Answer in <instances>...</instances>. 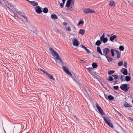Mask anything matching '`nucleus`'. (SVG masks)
<instances>
[{
    "instance_id": "1",
    "label": "nucleus",
    "mask_w": 133,
    "mask_h": 133,
    "mask_svg": "<svg viewBox=\"0 0 133 133\" xmlns=\"http://www.w3.org/2000/svg\"><path fill=\"white\" fill-rule=\"evenodd\" d=\"M49 51L52 56L62 64H63V62L59 57L58 54L51 48H49Z\"/></svg>"
},
{
    "instance_id": "2",
    "label": "nucleus",
    "mask_w": 133,
    "mask_h": 133,
    "mask_svg": "<svg viewBox=\"0 0 133 133\" xmlns=\"http://www.w3.org/2000/svg\"><path fill=\"white\" fill-rule=\"evenodd\" d=\"M103 117L105 123L110 127L113 128H114L113 124L111 122V121L110 118L107 117L103 116Z\"/></svg>"
},
{
    "instance_id": "3",
    "label": "nucleus",
    "mask_w": 133,
    "mask_h": 133,
    "mask_svg": "<svg viewBox=\"0 0 133 133\" xmlns=\"http://www.w3.org/2000/svg\"><path fill=\"white\" fill-rule=\"evenodd\" d=\"M120 88L122 90L125 92H127L128 91V90L130 88L129 84H121Z\"/></svg>"
},
{
    "instance_id": "4",
    "label": "nucleus",
    "mask_w": 133,
    "mask_h": 133,
    "mask_svg": "<svg viewBox=\"0 0 133 133\" xmlns=\"http://www.w3.org/2000/svg\"><path fill=\"white\" fill-rule=\"evenodd\" d=\"M83 12L85 14L88 13H93L95 12V11L89 8H85L83 10Z\"/></svg>"
},
{
    "instance_id": "5",
    "label": "nucleus",
    "mask_w": 133,
    "mask_h": 133,
    "mask_svg": "<svg viewBox=\"0 0 133 133\" xmlns=\"http://www.w3.org/2000/svg\"><path fill=\"white\" fill-rule=\"evenodd\" d=\"M63 71L67 74L71 76H72V74L71 72L69 71L68 68L66 66H63L62 67Z\"/></svg>"
},
{
    "instance_id": "6",
    "label": "nucleus",
    "mask_w": 133,
    "mask_h": 133,
    "mask_svg": "<svg viewBox=\"0 0 133 133\" xmlns=\"http://www.w3.org/2000/svg\"><path fill=\"white\" fill-rule=\"evenodd\" d=\"M35 11L38 14H40L42 12L41 7L39 6H36L35 8Z\"/></svg>"
},
{
    "instance_id": "7",
    "label": "nucleus",
    "mask_w": 133,
    "mask_h": 133,
    "mask_svg": "<svg viewBox=\"0 0 133 133\" xmlns=\"http://www.w3.org/2000/svg\"><path fill=\"white\" fill-rule=\"evenodd\" d=\"M11 12H14L16 11V9L14 6L11 5H9L8 10Z\"/></svg>"
},
{
    "instance_id": "8",
    "label": "nucleus",
    "mask_w": 133,
    "mask_h": 133,
    "mask_svg": "<svg viewBox=\"0 0 133 133\" xmlns=\"http://www.w3.org/2000/svg\"><path fill=\"white\" fill-rule=\"evenodd\" d=\"M110 51L109 49L108 48H105L103 49V55H107L108 54L109 52Z\"/></svg>"
},
{
    "instance_id": "9",
    "label": "nucleus",
    "mask_w": 133,
    "mask_h": 133,
    "mask_svg": "<svg viewBox=\"0 0 133 133\" xmlns=\"http://www.w3.org/2000/svg\"><path fill=\"white\" fill-rule=\"evenodd\" d=\"M121 72L124 75H127L128 74L127 70L126 69L122 68Z\"/></svg>"
},
{
    "instance_id": "10",
    "label": "nucleus",
    "mask_w": 133,
    "mask_h": 133,
    "mask_svg": "<svg viewBox=\"0 0 133 133\" xmlns=\"http://www.w3.org/2000/svg\"><path fill=\"white\" fill-rule=\"evenodd\" d=\"M74 46H78L79 45L78 41L76 38H75L74 40L73 43Z\"/></svg>"
},
{
    "instance_id": "11",
    "label": "nucleus",
    "mask_w": 133,
    "mask_h": 133,
    "mask_svg": "<svg viewBox=\"0 0 133 133\" xmlns=\"http://www.w3.org/2000/svg\"><path fill=\"white\" fill-rule=\"evenodd\" d=\"M34 27L30 24L27 26V28L30 31V32L32 31V30Z\"/></svg>"
},
{
    "instance_id": "12",
    "label": "nucleus",
    "mask_w": 133,
    "mask_h": 133,
    "mask_svg": "<svg viewBox=\"0 0 133 133\" xmlns=\"http://www.w3.org/2000/svg\"><path fill=\"white\" fill-rule=\"evenodd\" d=\"M46 75L50 79L53 80H55V79L54 78L53 76L52 75L49 74L48 72L47 73Z\"/></svg>"
},
{
    "instance_id": "13",
    "label": "nucleus",
    "mask_w": 133,
    "mask_h": 133,
    "mask_svg": "<svg viewBox=\"0 0 133 133\" xmlns=\"http://www.w3.org/2000/svg\"><path fill=\"white\" fill-rule=\"evenodd\" d=\"M81 47L84 49H85L86 51L88 53H90V51L88 49H87L86 47H85L83 45H81Z\"/></svg>"
},
{
    "instance_id": "14",
    "label": "nucleus",
    "mask_w": 133,
    "mask_h": 133,
    "mask_svg": "<svg viewBox=\"0 0 133 133\" xmlns=\"http://www.w3.org/2000/svg\"><path fill=\"white\" fill-rule=\"evenodd\" d=\"M72 0H68L66 5V7H68L70 6V5L72 2Z\"/></svg>"
},
{
    "instance_id": "15",
    "label": "nucleus",
    "mask_w": 133,
    "mask_h": 133,
    "mask_svg": "<svg viewBox=\"0 0 133 133\" xmlns=\"http://www.w3.org/2000/svg\"><path fill=\"white\" fill-rule=\"evenodd\" d=\"M97 52L100 55H103V54L102 53L101 49L99 46H97Z\"/></svg>"
},
{
    "instance_id": "16",
    "label": "nucleus",
    "mask_w": 133,
    "mask_h": 133,
    "mask_svg": "<svg viewBox=\"0 0 133 133\" xmlns=\"http://www.w3.org/2000/svg\"><path fill=\"white\" fill-rule=\"evenodd\" d=\"M125 79H124V81H126L127 82H129L131 80V77L128 76H127L125 77Z\"/></svg>"
},
{
    "instance_id": "17",
    "label": "nucleus",
    "mask_w": 133,
    "mask_h": 133,
    "mask_svg": "<svg viewBox=\"0 0 133 133\" xmlns=\"http://www.w3.org/2000/svg\"><path fill=\"white\" fill-rule=\"evenodd\" d=\"M31 4L33 6H37L38 5V3L35 1H32Z\"/></svg>"
},
{
    "instance_id": "18",
    "label": "nucleus",
    "mask_w": 133,
    "mask_h": 133,
    "mask_svg": "<svg viewBox=\"0 0 133 133\" xmlns=\"http://www.w3.org/2000/svg\"><path fill=\"white\" fill-rule=\"evenodd\" d=\"M51 18L52 19L56 20L57 19V16L55 14L51 15Z\"/></svg>"
},
{
    "instance_id": "19",
    "label": "nucleus",
    "mask_w": 133,
    "mask_h": 133,
    "mask_svg": "<svg viewBox=\"0 0 133 133\" xmlns=\"http://www.w3.org/2000/svg\"><path fill=\"white\" fill-rule=\"evenodd\" d=\"M117 38V36L114 35L111 36L110 38V40L111 41H112L115 39Z\"/></svg>"
},
{
    "instance_id": "20",
    "label": "nucleus",
    "mask_w": 133,
    "mask_h": 133,
    "mask_svg": "<svg viewBox=\"0 0 133 133\" xmlns=\"http://www.w3.org/2000/svg\"><path fill=\"white\" fill-rule=\"evenodd\" d=\"M99 112L102 115H103L105 114L104 113L102 109L100 107L98 109Z\"/></svg>"
},
{
    "instance_id": "21",
    "label": "nucleus",
    "mask_w": 133,
    "mask_h": 133,
    "mask_svg": "<svg viewBox=\"0 0 133 133\" xmlns=\"http://www.w3.org/2000/svg\"><path fill=\"white\" fill-rule=\"evenodd\" d=\"M109 5L111 6H115V3L113 1H110L109 2Z\"/></svg>"
},
{
    "instance_id": "22",
    "label": "nucleus",
    "mask_w": 133,
    "mask_h": 133,
    "mask_svg": "<svg viewBox=\"0 0 133 133\" xmlns=\"http://www.w3.org/2000/svg\"><path fill=\"white\" fill-rule=\"evenodd\" d=\"M100 41H102L103 43H105L107 42L108 41V39L107 38H104L100 39Z\"/></svg>"
},
{
    "instance_id": "23",
    "label": "nucleus",
    "mask_w": 133,
    "mask_h": 133,
    "mask_svg": "<svg viewBox=\"0 0 133 133\" xmlns=\"http://www.w3.org/2000/svg\"><path fill=\"white\" fill-rule=\"evenodd\" d=\"M104 56H105L108 62H110L113 59L112 58L109 57L107 55H104Z\"/></svg>"
},
{
    "instance_id": "24",
    "label": "nucleus",
    "mask_w": 133,
    "mask_h": 133,
    "mask_svg": "<svg viewBox=\"0 0 133 133\" xmlns=\"http://www.w3.org/2000/svg\"><path fill=\"white\" fill-rule=\"evenodd\" d=\"M114 98V97L112 95H109L107 97V99L109 100H113Z\"/></svg>"
},
{
    "instance_id": "25",
    "label": "nucleus",
    "mask_w": 133,
    "mask_h": 133,
    "mask_svg": "<svg viewBox=\"0 0 133 133\" xmlns=\"http://www.w3.org/2000/svg\"><path fill=\"white\" fill-rule=\"evenodd\" d=\"M85 32V30L83 29H80L79 32V33L82 35H83Z\"/></svg>"
},
{
    "instance_id": "26",
    "label": "nucleus",
    "mask_w": 133,
    "mask_h": 133,
    "mask_svg": "<svg viewBox=\"0 0 133 133\" xmlns=\"http://www.w3.org/2000/svg\"><path fill=\"white\" fill-rule=\"evenodd\" d=\"M101 42L99 40H98L95 43V45L98 46L100 45L101 44Z\"/></svg>"
},
{
    "instance_id": "27",
    "label": "nucleus",
    "mask_w": 133,
    "mask_h": 133,
    "mask_svg": "<svg viewBox=\"0 0 133 133\" xmlns=\"http://www.w3.org/2000/svg\"><path fill=\"white\" fill-rule=\"evenodd\" d=\"M92 68H96L98 66V65L96 63L94 62L92 64Z\"/></svg>"
},
{
    "instance_id": "28",
    "label": "nucleus",
    "mask_w": 133,
    "mask_h": 133,
    "mask_svg": "<svg viewBox=\"0 0 133 133\" xmlns=\"http://www.w3.org/2000/svg\"><path fill=\"white\" fill-rule=\"evenodd\" d=\"M48 9L47 8L45 7L43 8L42 11L44 13H46L48 12Z\"/></svg>"
},
{
    "instance_id": "29",
    "label": "nucleus",
    "mask_w": 133,
    "mask_h": 133,
    "mask_svg": "<svg viewBox=\"0 0 133 133\" xmlns=\"http://www.w3.org/2000/svg\"><path fill=\"white\" fill-rule=\"evenodd\" d=\"M114 72L115 71L113 70H110L108 71V74L109 76H110L112 74L114 73Z\"/></svg>"
},
{
    "instance_id": "30",
    "label": "nucleus",
    "mask_w": 133,
    "mask_h": 133,
    "mask_svg": "<svg viewBox=\"0 0 133 133\" xmlns=\"http://www.w3.org/2000/svg\"><path fill=\"white\" fill-rule=\"evenodd\" d=\"M114 79L111 76H109L108 77V78L107 79V80L110 81H112ZM113 82H111L112 83Z\"/></svg>"
},
{
    "instance_id": "31",
    "label": "nucleus",
    "mask_w": 133,
    "mask_h": 133,
    "mask_svg": "<svg viewBox=\"0 0 133 133\" xmlns=\"http://www.w3.org/2000/svg\"><path fill=\"white\" fill-rule=\"evenodd\" d=\"M2 6L7 11L8 10V9L9 5L8 6L6 4H5L3 5H2Z\"/></svg>"
},
{
    "instance_id": "32",
    "label": "nucleus",
    "mask_w": 133,
    "mask_h": 133,
    "mask_svg": "<svg viewBox=\"0 0 133 133\" xmlns=\"http://www.w3.org/2000/svg\"><path fill=\"white\" fill-rule=\"evenodd\" d=\"M124 106L126 108H128L131 107L129 104H128L127 102L124 104Z\"/></svg>"
},
{
    "instance_id": "33",
    "label": "nucleus",
    "mask_w": 133,
    "mask_h": 133,
    "mask_svg": "<svg viewBox=\"0 0 133 133\" xmlns=\"http://www.w3.org/2000/svg\"><path fill=\"white\" fill-rule=\"evenodd\" d=\"M39 69L41 71L43 72L45 75H46L47 73H48L47 71H45L44 70L40 68Z\"/></svg>"
},
{
    "instance_id": "34",
    "label": "nucleus",
    "mask_w": 133,
    "mask_h": 133,
    "mask_svg": "<svg viewBox=\"0 0 133 133\" xmlns=\"http://www.w3.org/2000/svg\"><path fill=\"white\" fill-rule=\"evenodd\" d=\"M93 69V68H92V67H89V68L88 69V71L90 73H91Z\"/></svg>"
},
{
    "instance_id": "35",
    "label": "nucleus",
    "mask_w": 133,
    "mask_h": 133,
    "mask_svg": "<svg viewBox=\"0 0 133 133\" xmlns=\"http://www.w3.org/2000/svg\"><path fill=\"white\" fill-rule=\"evenodd\" d=\"M119 49L121 51H123L124 50V48L123 46L121 45L119 46Z\"/></svg>"
},
{
    "instance_id": "36",
    "label": "nucleus",
    "mask_w": 133,
    "mask_h": 133,
    "mask_svg": "<svg viewBox=\"0 0 133 133\" xmlns=\"http://www.w3.org/2000/svg\"><path fill=\"white\" fill-rule=\"evenodd\" d=\"M114 49H112L110 51L111 53V56H114Z\"/></svg>"
},
{
    "instance_id": "37",
    "label": "nucleus",
    "mask_w": 133,
    "mask_h": 133,
    "mask_svg": "<svg viewBox=\"0 0 133 133\" xmlns=\"http://www.w3.org/2000/svg\"><path fill=\"white\" fill-rule=\"evenodd\" d=\"M32 31L33 32V33L35 34H37V31L35 28H34V29H32Z\"/></svg>"
},
{
    "instance_id": "38",
    "label": "nucleus",
    "mask_w": 133,
    "mask_h": 133,
    "mask_svg": "<svg viewBox=\"0 0 133 133\" xmlns=\"http://www.w3.org/2000/svg\"><path fill=\"white\" fill-rule=\"evenodd\" d=\"M112 76L114 77L115 79V80L117 79L118 78V76L117 75H112Z\"/></svg>"
},
{
    "instance_id": "39",
    "label": "nucleus",
    "mask_w": 133,
    "mask_h": 133,
    "mask_svg": "<svg viewBox=\"0 0 133 133\" xmlns=\"http://www.w3.org/2000/svg\"><path fill=\"white\" fill-rule=\"evenodd\" d=\"M84 23V22L83 21L82 19L80 20V21L79 22L78 25H80L81 24H83Z\"/></svg>"
},
{
    "instance_id": "40",
    "label": "nucleus",
    "mask_w": 133,
    "mask_h": 133,
    "mask_svg": "<svg viewBox=\"0 0 133 133\" xmlns=\"http://www.w3.org/2000/svg\"><path fill=\"white\" fill-rule=\"evenodd\" d=\"M124 66L125 68H127V63L126 61H124Z\"/></svg>"
},
{
    "instance_id": "41",
    "label": "nucleus",
    "mask_w": 133,
    "mask_h": 133,
    "mask_svg": "<svg viewBox=\"0 0 133 133\" xmlns=\"http://www.w3.org/2000/svg\"><path fill=\"white\" fill-rule=\"evenodd\" d=\"M125 77V76L124 75H121V77L120 78V79L121 80V81L122 82L124 81V79H123V77Z\"/></svg>"
},
{
    "instance_id": "42",
    "label": "nucleus",
    "mask_w": 133,
    "mask_h": 133,
    "mask_svg": "<svg viewBox=\"0 0 133 133\" xmlns=\"http://www.w3.org/2000/svg\"><path fill=\"white\" fill-rule=\"evenodd\" d=\"M72 78L75 81L76 83H78L79 82V80L77 79V78L76 79H75V78H74V77H73Z\"/></svg>"
},
{
    "instance_id": "43",
    "label": "nucleus",
    "mask_w": 133,
    "mask_h": 133,
    "mask_svg": "<svg viewBox=\"0 0 133 133\" xmlns=\"http://www.w3.org/2000/svg\"><path fill=\"white\" fill-rule=\"evenodd\" d=\"M123 61H121L118 62V65L119 66H121L123 64Z\"/></svg>"
},
{
    "instance_id": "44",
    "label": "nucleus",
    "mask_w": 133,
    "mask_h": 133,
    "mask_svg": "<svg viewBox=\"0 0 133 133\" xmlns=\"http://www.w3.org/2000/svg\"><path fill=\"white\" fill-rule=\"evenodd\" d=\"M113 88L114 89L117 90L118 89L119 87L118 86H114Z\"/></svg>"
},
{
    "instance_id": "45",
    "label": "nucleus",
    "mask_w": 133,
    "mask_h": 133,
    "mask_svg": "<svg viewBox=\"0 0 133 133\" xmlns=\"http://www.w3.org/2000/svg\"><path fill=\"white\" fill-rule=\"evenodd\" d=\"M95 105L96 107L97 108V109H98L100 107L99 106L97 103V102H96L95 104Z\"/></svg>"
},
{
    "instance_id": "46",
    "label": "nucleus",
    "mask_w": 133,
    "mask_h": 133,
    "mask_svg": "<svg viewBox=\"0 0 133 133\" xmlns=\"http://www.w3.org/2000/svg\"><path fill=\"white\" fill-rule=\"evenodd\" d=\"M105 37V35H104V33L102 35V36L101 37H100V39H102L103 38H104Z\"/></svg>"
},
{
    "instance_id": "47",
    "label": "nucleus",
    "mask_w": 133,
    "mask_h": 133,
    "mask_svg": "<svg viewBox=\"0 0 133 133\" xmlns=\"http://www.w3.org/2000/svg\"><path fill=\"white\" fill-rule=\"evenodd\" d=\"M74 5H72V4H71V6H69L70 7H71L70 8H69V10H72V7H73Z\"/></svg>"
},
{
    "instance_id": "48",
    "label": "nucleus",
    "mask_w": 133,
    "mask_h": 133,
    "mask_svg": "<svg viewBox=\"0 0 133 133\" xmlns=\"http://www.w3.org/2000/svg\"><path fill=\"white\" fill-rule=\"evenodd\" d=\"M64 4H63V3H61L60 4V5H59L61 7V8H62L63 7V5Z\"/></svg>"
},
{
    "instance_id": "49",
    "label": "nucleus",
    "mask_w": 133,
    "mask_h": 133,
    "mask_svg": "<svg viewBox=\"0 0 133 133\" xmlns=\"http://www.w3.org/2000/svg\"><path fill=\"white\" fill-rule=\"evenodd\" d=\"M70 29H71L70 27V26H69L68 27H67L66 28V30L68 31H70L71 30Z\"/></svg>"
},
{
    "instance_id": "50",
    "label": "nucleus",
    "mask_w": 133,
    "mask_h": 133,
    "mask_svg": "<svg viewBox=\"0 0 133 133\" xmlns=\"http://www.w3.org/2000/svg\"><path fill=\"white\" fill-rule=\"evenodd\" d=\"M22 16L24 18V19H25L26 20L27 22H28V19H27V18L26 17V16L23 15V16Z\"/></svg>"
},
{
    "instance_id": "51",
    "label": "nucleus",
    "mask_w": 133,
    "mask_h": 133,
    "mask_svg": "<svg viewBox=\"0 0 133 133\" xmlns=\"http://www.w3.org/2000/svg\"><path fill=\"white\" fill-rule=\"evenodd\" d=\"M114 50L115 52L116 53V54H118L119 53V51H118L117 50H115V49H114Z\"/></svg>"
},
{
    "instance_id": "52",
    "label": "nucleus",
    "mask_w": 133,
    "mask_h": 133,
    "mask_svg": "<svg viewBox=\"0 0 133 133\" xmlns=\"http://www.w3.org/2000/svg\"><path fill=\"white\" fill-rule=\"evenodd\" d=\"M82 63H85L86 62V61H84V60H81L80 61Z\"/></svg>"
},
{
    "instance_id": "53",
    "label": "nucleus",
    "mask_w": 133,
    "mask_h": 133,
    "mask_svg": "<svg viewBox=\"0 0 133 133\" xmlns=\"http://www.w3.org/2000/svg\"><path fill=\"white\" fill-rule=\"evenodd\" d=\"M128 119H129V120L132 121H133V119H132L131 117H128Z\"/></svg>"
},
{
    "instance_id": "54",
    "label": "nucleus",
    "mask_w": 133,
    "mask_h": 133,
    "mask_svg": "<svg viewBox=\"0 0 133 133\" xmlns=\"http://www.w3.org/2000/svg\"><path fill=\"white\" fill-rule=\"evenodd\" d=\"M17 13L18 14L22 16H23V13L21 12H17Z\"/></svg>"
},
{
    "instance_id": "55",
    "label": "nucleus",
    "mask_w": 133,
    "mask_h": 133,
    "mask_svg": "<svg viewBox=\"0 0 133 133\" xmlns=\"http://www.w3.org/2000/svg\"><path fill=\"white\" fill-rule=\"evenodd\" d=\"M55 31L57 33L58 31H59V30L57 28H56L54 29Z\"/></svg>"
},
{
    "instance_id": "56",
    "label": "nucleus",
    "mask_w": 133,
    "mask_h": 133,
    "mask_svg": "<svg viewBox=\"0 0 133 133\" xmlns=\"http://www.w3.org/2000/svg\"><path fill=\"white\" fill-rule=\"evenodd\" d=\"M57 33H58L61 34H62L63 33V32L62 31L59 30V31H58Z\"/></svg>"
},
{
    "instance_id": "57",
    "label": "nucleus",
    "mask_w": 133,
    "mask_h": 133,
    "mask_svg": "<svg viewBox=\"0 0 133 133\" xmlns=\"http://www.w3.org/2000/svg\"><path fill=\"white\" fill-rule=\"evenodd\" d=\"M13 13H14V16L15 17H18L17 15L16 14H15V12H13Z\"/></svg>"
},
{
    "instance_id": "58",
    "label": "nucleus",
    "mask_w": 133,
    "mask_h": 133,
    "mask_svg": "<svg viewBox=\"0 0 133 133\" xmlns=\"http://www.w3.org/2000/svg\"><path fill=\"white\" fill-rule=\"evenodd\" d=\"M67 24L68 23L65 22H64L63 23V25H65V26H66Z\"/></svg>"
},
{
    "instance_id": "59",
    "label": "nucleus",
    "mask_w": 133,
    "mask_h": 133,
    "mask_svg": "<svg viewBox=\"0 0 133 133\" xmlns=\"http://www.w3.org/2000/svg\"><path fill=\"white\" fill-rule=\"evenodd\" d=\"M117 58H119L120 57V54L119 53V54H117Z\"/></svg>"
},
{
    "instance_id": "60",
    "label": "nucleus",
    "mask_w": 133,
    "mask_h": 133,
    "mask_svg": "<svg viewBox=\"0 0 133 133\" xmlns=\"http://www.w3.org/2000/svg\"><path fill=\"white\" fill-rule=\"evenodd\" d=\"M117 81H116L113 83V85H114L116 84L117 83Z\"/></svg>"
},
{
    "instance_id": "61",
    "label": "nucleus",
    "mask_w": 133,
    "mask_h": 133,
    "mask_svg": "<svg viewBox=\"0 0 133 133\" xmlns=\"http://www.w3.org/2000/svg\"><path fill=\"white\" fill-rule=\"evenodd\" d=\"M75 0H72V5H74V2Z\"/></svg>"
},
{
    "instance_id": "62",
    "label": "nucleus",
    "mask_w": 133,
    "mask_h": 133,
    "mask_svg": "<svg viewBox=\"0 0 133 133\" xmlns=\"http://www.w3.org/2000/svg\"><path fill=\"white\" fill-rule=\"evenodd\" d=\"M104 96H105V98L107 99V95H106L104 94Z\"/></svg>"
},
{
    "instance_id": "63",
    "label": "nucleus",
    "mask_w": 133,
    "mask_h": 133,
    "mask_svg": "<svg viewBox=\"0 0 133 133\" xmlns=\"http://www.w3.org/2000/svg\"><path fill=\"white\" fill-rule=\"evenodd\" d=\"M73 116L75 118H76V119H77V116L75 115H73Z\"/></svg>"
},
{
    "instance_id": "64",
    "label": "nucleus",
    "mask_w": 133,
    "mask_h": 133,
    "mask_svg": "<svg viewBox=\"0 0 133 133\" xmlns=\"http://www.w3.org/2000/svg\"><path fill=\"white\" fill-rule=\"evenodd\" d=\"M66 1V0H62V1L63 2V4H64L65 3V1Z\"/></svg>"
}]
</instances>
